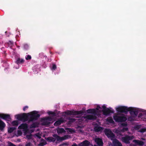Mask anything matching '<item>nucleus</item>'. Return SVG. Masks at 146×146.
<instances>
[{"instance_id": "nucleus-8", "label": "nucleus", "mask_w": 146, "mask_h": 146, "mask_svg": "<svg viewBox=\"0 0 146 146\" xmlns=\"http://www.w3.org/2000/svg\"><path fill=\"white\" fill-rule=\"evenodd\" d=\"M0 118L9 121L11 119V118L9 115L4 113H0Z\"/></svg>"}, {"instance_id": "nucleus-49", "label": "nucleus", "mask_w": 146, "mask_h": 146, "mask_svg": "<svg viewBox=\"0 0 146 146\" xmlns=\"http://www.w3.org/2000/svg\"><path fill=\"white\" fill-rule=\"evenodd\" d=\"M145 131L144 129H142L141 130L140 132H144Z\"/></svg>"}, {"instance_id": "nucleus-37", "label": "nucleus", "mask_w": 146, "mask_h": 146, "mask_svg": "<svg viewBox=\"0 0 146 146\" xmlns=\"http://www.w3.org/2000/svg\"><path fill=\"white\" fill-rule=\"evenodd\" d=\"M66 114L70 115H73L72 111H68L66 113Z\"/></svg>"}, {"instance_id": "nucleus-40", "label": "nucleus", "mask_w": 146, "mask_h": 146, "mask_svg": "<svg viewBox=\"0 0 146 146\" xmlns=\"http://www.w3.org/2000/svg\"><path fill=\"white\" fill-rule=\"evenodd\" d=\"M73 115H78V111H72Z\"/></svg>"}, {"instance_id": "nucleus-23", "label": "nucleus", "mask_w": 146, "mask_h": 146, "mask_svg": "<svg viewBox=\"0 0 146 146\" xmlns=\"http://www.w3.org/2000/svg\"><path fill=\"white\" fill-rule=\"evenodd\" d=\"M48 113L49 115H52V117L56 116L57 115L56 113L52 111H49L48 112Z\"/></svg>"}, {"instance_id": "nucleus-9", "label": "nucleus", "mask_w": 146, "mask_h": 146, "mask_svg": "<svg viewBox=\"0 0 146 146\" xmlns=\"http://www.w3.org/2000/svg\"><path fill=\"white\" fill-rule=\"evenodd\" d=\"M103 114L104 115H107L109 114L110 113H114L113 110H111L109 108H106V109L103 110H102Z\"/></svg>"}, {"instance_id": "nucleus-35", "label": "nucleus", "mask_w": 146, "mask_h": 146, "mask_svg": "<svg viewBox=\"0 0 146 146\" xmlns=\"http://www.w3.org/2000/svg\"><path fill=\"white\" fill-rule=\"evenodd\" d=\"M17 135L18 136H20L22 135V132L20 130H18L17 131Z\"/></svg>"}, {"instance_id": "nucleus-1", "label": "nucleus", "mask_w": 146, "mask_h": 146, "mask_svg": "<svg viewBox=\"0 0 146 146\" xmlns=\"http://www.w3.org/2000/svg\"><path fill=\"white\" fill-rule=\"evenodd\" d=\"M38 112L33 111L27 113L29 115V122H31L37 120L40 117V114H38Z\"/></svg>"}, {"instance_id": "nucleus-53", "label": "nucleus", "mask_w": 146, "mask_h": 146, "mask_svg": "<svg viewBox=\"0 0 146 146\" xmlns=\"http://www.w3.org/2000/svg\"><path fill=\"white\" fill-rule=\"evenodd\" d=\"M7 36L8 37H9L10 36V34H8V35H7Z\"/></svg>"}, {"instance_id": "nucleus-51", "label": "nucleus", "mask_w": 146, "mask_h": 146, "mask_svg": "<svg viewBox=\"0 0 146 146\" xmlns=\"http://www.w3.org/2000/svg\"><path fill=\"white\" fill-rule=\"evenodd\" d=\"M72 146H77V144L75 143L74 144L72 145Z\"/></svg>"}, {"instance_id": "nucleus-25", "label": "nucleus", "mask_w": 146, "mask_h": 146, "mask_svg": "<svg viewBox=\"0 0 146 146\" xmlns=\"http://www.w3.org/2000/svg\"><path fill=\"white\" fill-rule=\"evenodd\" d=\"M16 129L15 127H10L8 129V132L9 133H11Z\"/></svg>"}, {"instance_id": "nucleus-58", "label": "nucleus", "mask_w": 146, "mask_h": 146, "mask_svg": "<svg viewBox=\"0 0 146 146\" xmlns=\"http://www.w3.org/2000/svg\"><path fill=\"white\" fill-rule=\"evenodd\" d=\"M33 142H35V141L34 140H33Z\"/></svg>"}, {"instance_id": "nucleus-29", "label": "nucleus", "mask_w": 146, "mask_h": 146, "mask_svg": "<svg viewBox=\"0 0 146 146\" xmlns=\"http://www.w3.org/2000/svg\"><path fill=\"white\" fill-rule=\"evenodd\" d=\"M76 121V119H75L72 118L70 119L69 121L68 122L69 123H71L73 122H75Z\"/></svg>"}, {"instance_id": "nucleus-36", "label": "nucleus", "mask_w": 146, "mask_h": 146, "mask_svg": "<svg viewBox=\"0 0 146 146\" xmlns=\"http://www.w3.org/2000/svg\"><path fill=\"white\" fill-rule=\"evenodd\" d=\"M128 129L127 127H124L121 130V131L123 132H124L125 131H128Z\"/></svg>"}, {"instance_id": "nucleus-48", "label": "nucleus", "mask_w": 146, "mask_h": 146, "mask_svg": "<svg viewBox=\"0 0 146 146\" xmlns=\"http://www.w3.org/2000/svg\"><path fill=\"white\" fill-rule=\"evenodd\" d=\"M36 135L39 139H40L41 138V136L39 134H37Z\"/></svg>"}, {"instance_id": "nucleus-12", "label": "nucleus", "mask_w": 146, "mask_h": 146, "mask_svg": "<svg viewBox=\"0 0 146 146\" xmlns=\"http://www.w3.org/2000/svg\"><path fill=\"white\" fill-rule=\"evenodd\" d=\"M28 127V125L26 123H23L21 124L18 127L19 129H23L26 131Z\"/></svg>"}, {"instance_id": "nucleus-32", "label": "nucleus", "mask_w": 146, "mask_h": 146, "mask_svg": "<svg viewBox=\"0 0 146 146\" xmlns=\"http://www.w3.org/2000/svg\"><path fill=\"white\" fill-rule=\"evenodd\" d=\"M25 59L27 60H31V57L30 55H27L26 56Z\"/></svg>"}, {"instance_id": "nucleus-50", "label": "nucleus", "mask_w": 146, "mask_h": 146, "mask_svg": "<svg viewBox=\"0 0 146 146\" xmlns=\"http://www.w3.org/2000/svg\"><path fill=\"white\" fill-rule=\"evenodd\" d=\"M40 146H43L44 145V144H43L42 143H40Z\"/></svg>"}, {"instance_id": "nucleus-14", "label": "nucleus", "mask_w": 146, "mask_h": 146, "mask_svg": "<svg viewBox=\"0 0 146 146\" xmlns=\"http://www.w3.org/2000/svg\"><path fill=\"white\" fill-rule=\"evenodd\" d=\"M133 142L135 143L136 144L140 146H143L144 144V142L142 141L135 139L133 140Z\"/></svg>"}, {"instance_id": "nucleus-45", "label": "nucleus", "mask_w": 146, "mask_h": 146, "mask_svg": "<svg viewBox=\"0 0 146 146\" xmlns=\"http://www.w3.org/2000/svg\"><path fill=\"white\" fill-rule=\"evenodd\" d=\"M101 108L99 105H98L97 106V108H96V110H98L99 109Z\"/></svg>"}, {"instance_id": "nucleus-60", "label": "nucleus", "mask_w": 146, "mask_h": 146, "mask_svg": "<svg viewBox=\"0 0 146 146\" xmlns=\"http://www.w3.org/2000/svg\"><path fill=\"white\" fill-rule=\"evenodd\" d=\"M94 146H97L96 145H94Z\"/></svg>"}, {"instance_id": "nucleus-4", "label": "nucleus", "mask_w": 146, "mask_h": 146, "mask_svg": "<svg viewBox=\"0 0 146 146\" xmlns=\"http://www.w3.org/2000/svg\"><path fill=\"white\" fill-rule=\"evenodd\" d=\"M104 133L111 140L113 141L115 139V135L111 130L106 129L105 130Z\"/></svg>"}, {"instance_id": "nucleus-43", "label": "nucleus", "mask_w": 146, "mask_h": 146, "mask_svg": "<svg viewBox=\"0 0 146 146\" xmlns=\"http://www.w3.org/2000/svg\"><path fill=\"white\" fill-rule=\"evenodd\" d=\"M53 136L55 138V139H56L59 136L58 135L56 134H54L53 135Z\"/></svg>"}, {"instance_id": "nucleus-15", "label": "nucleus", "mask_w": 146, "mask_h": 146, "mask_svg": "<svg viewBox=\"0 0 146 146\" xmlns=\"http://www.w3.org/2000/svg\"><path fill=\"white\" fill-rule=\"evenodd\" d=\"M90 142L88 140H86L80 143L79 144V146H89Z\"/></svg>"}, {"instance_id": "nucleus-31", "label": "nucleus", "mask_w": 146, "mask_h": 146, "mask_svg": "<svg viewBox=\"0 0 146 146\" xmlns=\"http://www.w3.org/2000/svg\"><path fill=\"white\" fill-rule=\"evenodd\" d=\"M44 119H45V120H48L50 121H51L52 120V118L51 117H48L45 118Z\"/></svg>"}, {"instance_id": "nucleus-28", "label": "nucleus", "mask_w": 146, "mask_h": 146, "mask_svg": "<svg viewBox=\"0 0 146 146\" xmlns=\"http://www.w3.org/2000/svg\"><path fill=\"white\" fill-rule=\"evenodd\" d=\"M50 123V122L48 121H47V120H45V119H44V121L42 124L43 125H49Z\"/></svg>"}, {"instance_id": "nucleus-10", "label": "nucleus", "mask_w": 146, "mask_h": 146, "mask_svg": "<svg viewBox=\"0 0 146 146\" xmlns=\"http://www.w3.org/2000/svg\"><path fill=\"white\" fill-rule=\"evenodd\" d=\"M84 118L85 119H86L88 120H94L96 119H97V117L96 115H88L84 116Z\"/></svg>"}, {"instance_id": "nucleus-17", "label": "nucleus", "mask_w": 146, "mask_h": 146, "mask_svg": "<svg viewBox=\"0 0 146 146\" xmlns=\"http://www.w3.org/2000/svg\"><path fill=\"white\" fill-rule=\"evenodd\" d=\"M113 143L115 146H122V144L116 139L113 140Z\"/></svg>"}, {"instance_id": "nucleus-34", "label": "nucleus", "mask_w": 146, "mask_h": 146, "mask_svg": "<svg viewBox=\"0 0 146 146\" xmlns=\"http://www.w3.org/2000/svg\"><path fill=\"white\" fill-rule=\"evenodd\" d=\"M23 47L25 49H28L29 48V46L27 44H25L23 45Z\"/></svg>"}, {"instance_id": "nucleus-30", "label": "nucleus", "mask_w": 146, "mask_h": 146, "mask_svg": "<svg viewBox=\"0 0 146 146\" xmlns=\"http://www.w3.org/2000/svg\"><path fill=\"white\" fill-rule=\"evenodd\" d=\"M31 126L33 128H35L37 126V124L36 123H33L31 125Z\"/></svg>"}, {"instance_id": "nucleus-24", "label": "nucleus", "mask_w": 146, "mask_h": 146, "mask_svg": "<svg viewBox=\"0 0 146 146\" xmlns=\"http://www.w3.org/2000/svg\"><path fill=\"white\" fill-rule=\"evenodd\" d=\"M66 139V138H65L64 137H61L59 136H58L56 139V140L57 141H61L64 140Z\"/></svg>"}, {"instance_id": "nucleus-5", "label": "nucleus", "mask_w": 146, "mask_h": 146, "mask_svg": "<svg viewBox=\"0 0 146 146\" xmlns=\"http://www.w3.org/2000/svg\"><path fill=\"white\" fill-rule=\"evenodd\" d=\"M134 138L133 136L126 135L125 136L121 138V140L123 143L126 144H129V141L132 140Z\"/></svg>"}, {"instance_id": "nucleus-21", "label": "nucleus", "mask_w": 146, "mask_h": 146, "mask_svg": "<svg viewBox=\"0 0 146 146\" xmlns=\"http://www.w3.org/2000/svg\"><path fill=\"white\" fill-rule=\"evenodd\" d=\"M65 132V131L63 128H58L57 129V132L58 134L64 133Z\"/></svg>"}, {"instance_id": "nucleus-42", "label": "nucleus", "mask_w": 146, "mask_h": 146, "mask_svg": "<svg viewBox=\"0 0 146 146\" xmlns=\"http://www.w3.org/2000/svg\"><path fill=\"white\" fill-rule=\"evenodd\" d=\"M9 146H16L15 144H13L11 142H9Z\"/></svg>"}, {"instance_id": "nucleus-11", "label": "nucleus", "mask_w": 146, "mask_h": 146, "mask_svg": "<svg viewBox=\"0 0 146 146\" xmlns=\"http://www.w3.org/2000/svg\"><path fill=\"white\" fill-rule=\"evenodd\" d=\"M95 141L98 146H103V143L102 139L99 138H96Z\"/></svg>"}, {"instance_id": "nucleus-7", "label": "nucleus", "mask_w": 146, "mask_h": 146, "mask_svg": "<svg viewBox=\"0 0 146 146\" xmlns=\"http://www.w3.org/2000/svg\"><path fill=\"white\" fill-rule=\"evenodd\" d=\"M128 111L129 112V113L131 115H134L136 116L138 115V111L137 109H135L134 108L132 107H130L128 108Z\"/></svg>"}, {"instance_id": "nucleus-47", "label": "nucleus", "mask_w": 146, "mask_h": 146, "mask_svg": "<svg viewBox=\"0 0 146 146\" xmlns=\"http://www.w3.org/2000/svg\"><path fill=\"white\" fill-rule=\"evenodd\" d=\"M102 108L103 109V110L106 109V106L104 105L102 106Z\"/></svg>"}, {"instance_id": "nucleus-26", "label": "nucleus", "mask_w": 146, "mask_h": 146, "mask_svg": "<svg viewBox=\"0 0 146 146\" xmlns=\"http://www.w3.org/2000/svg\"><path fill=\"white\" fill-rule=\"evenodd\" d=\"M11 124L13 126H17L18 125V122L17 121L15 120L12 122Z\"/></svg>"}, {"instance_id": "nucleus-20", "label": "nucleus", "mask_w": 146, "mask_h": 146, "mask_svg": "<svg viewBox=\"0 0 146 146\" xmlns=\"http://www.w3.org/2000/svg\"><path fill=\"white\" fill-rule=\"evenodd\" d=\"M94 129L95 131L98 132L102 130L103 128L101 127L96 126Z\"/></svg>"}, {"instance_id": "nucleus-13", "label": "nucleus", "mask_w": 146, "mask_h": 146, "mask_svg": "<svg viewBox=\"0 0 146 146\" xmlns=\"http://www.w3.org/2000/svg\"><path fill=\"white\" fill-rule=\"evenodd\" d=\"M87 111L88 113H92L95 115H97V111L94 109H89L87 110Z\"/></svg>"}, {"instance_id": "nucleus-33", "label": "nucleus", "mask_w": 146, "mask_h": 146, "mask_svg": "<svg viewBox=\"0 0 146 146\" xmlns=\"http://www.w3.org/2000/svg\"><path fill=\"white\" fill-rule=\"evenodd\" d=\"M32 135L30 134L29 135H27L26 136V138L28 139H32Z\"/></svg>"}, {"instance_id": "nucleus-16", "label": "nucleus", "mask_w": 146, "mask_h": 146, "mask_svg": "<svg viewBox=\"0 0 146 146\" xmlns=\"http://www.w3.org/2000/svg\"><path fill=\"white\" fill-rule=\"evenodd\" d=\"M64 122L63 119L61 118L59 119L57 121H56L54 124L55 126H57L60 125L62 123Z\"/></svg>"}, {"instance_id": "nucleus-54", "label": "nucleus", "mask_w": 146, "mask_h": 146, "mask_svg": "<svg viewBox=\"0 0 146 146\" xmlns=\"http://www.w3.org/2000/svg\"><path fill=\"white\" fill-rule=\"evenodd\" d=\"M19 146H23V145H20Z\"/></svg>"}, {"instance_id": "nucleus-55", "label": "nucleus", "mask_w": 146, "mask_h": 146, "mask_svg": "<svg viewBox=\"0 0 146 146\" xmlns=\"http://www.w3.org/2000/svg\"><path fill=\"white\" fill-rule=\"evenodd\" d=\"M124 124H125V126H126L127 125V124H126L124 123Z\"/></svg>"}, {"instance_id": "nucleus-27", "label": "nucleus", "mask_w": 146, "mask_h": 146, "mask_svg": "<svg viewBox=\"0 0 146 146\" xmlns=\"http://www.w3.org/2000/svg\"><path fill=\"white\" fill-rule=\"evenodd\" d=\"M107 121L110 123H113L114 121L111 117H109L107 118Z\"/></svg>"}, {"instance_id": "nucleus-19", "label": "nucleus", "mask_w": 146, "mask_h": 146, "mask_svg": "<svg viewBox=\"0 0 146 146\" xmlns=\"http://www.w3.org/2000/svg\"><path fill=\"white\" fill-rule=\"evenodd\" d=\"M46 139L47 141L49 142H55L56 141V139L51 137H48Z\"/></svg>"}, {"instance_id": "nucleus-52", "label": "nucleus", "mask_w": 146, "mask_h": 146, "mask_svg": "<svg viewBox=\"0 0 146 146\" xmlns=\"http://www.w3.org/2000/svg\"><path fill=\"white\" fill-rule=\"evenodd\" d=\"M62 145H67V144L66 143H64L62 144Z\"/></svg>"}, {"instance_id": "nucleus-57", "label": "nucleus", "mask_w": 146, "mask_h": 146, "mask_svg": "<svg viewBox=\"0 0 146 146\" xmlns=\"http://www.w3.org/2000/svg\"><path fill=\"white\" fill-rule=\"evenodd\" d=\"M7 33V31H6V32H5V33L6 34V33Z\"/></svg>"}, {"instance_id": "nucleus-22", "label": "nucleus", "mask_w": 146, "mask_h": 146, "mask_svg": "<svg viewBox=\"0 0 146 146\" xmlns=\"http://www.w3.org/2000/svg\"><path fill=\"white\" fill-rule=\"evenodd\" d=\"M24 62V60L23 59H21L20 58H19L17 59L16 62L17 64H22Z\"/></svg>"}, {"instance_id": "nucleus-2", "label": "nucleus", "mask_w": 146, "mask_h": 146, "mask_svg": "<svg viewBox=\"0 0 146 146\" xmlns=\"http://www.w3.org/2000/svg\"><path fill=\"white\" fill-rule=\"evenodd\" d=\"M16 117L19 120L25 122L29 121V115L27 113H23L16 115Z\"/></svg>"}, {"instance_id": "nucleus-39", "label": "nucleus", "mask_w": 146, "mask_h": 146, "mask_svg": "<svg viewBox=\"0 0 146 146\" xmlns=\"http://www.w3.org/2000/svg\"><path fill=\"white\" fill-rule=\"evenodd\" d=\"M33 145L30 142L27 143L25 145V146H33Z\"/></svg>"}, {"instance_id": "nucleus-18", "label": "nucleus", "mask_w": 146, "mask_h": 146, "mask_svg": "<svg viewBox=\"0 0 146 146\" xmlns=\"http://www.w3.org/2000/svg\"><path fill=\"white\" fill-rule=\"evenodd\" d=\"M5 126V123L1 120H0V130L2 131Z\"/></svg>"}, {"instance_id": "nucleus-3", "label": "nucleus", "mask_w": 146, "mask_h": 146, "mask_svg": "<svg viewBox=\"0 0 146 146\" xmlns=\"http://www.w3.org/2000/svg\"><path fill=\"white\" fill-rule=\"evenodd\" d=\"M119 113H115L113 116L114 120L116 122H122L126 121L127 118L124 116H119Z\"/></svg>"}, {"instance_id": "nucleus-41", "label": "nucleus", "mask_w": 146, "mask_h": 146, "mask_svg": "<svg viewBox=\"0 0 146 146\" xmlns=\"http://www.w3.org/2000/svg\"><path fill=\"white\" fill-rule=\"evenodd\" d=\"M84 112L82 111L81 110L80 111H78V115H80L83 113Z\"/></svg>"}, {"instance_id": "nucleus-44", "label": "nucleus", "mask_w": 146, "mask_h": 146, "mask_svg": "<svg viewBox=\"0 0 146 146\" xmlns=\"http://www.w3.org/2000/svg\"><path fill=\"white\" fill-rule=\"evenodd\" d=\"M28 108V107L27 106H25L24 107L23 110L24 111H25V110L26 109H27Z\"/></svg>"}, {"instance_id": "nucleus-6", "label": "nucleus", "mask_w": 146, "mask_h": 146, "mask_svg": "<svg viewBox=\"0 0 146 146\" xmlns=\"http://www.w3.org/2000/svg\"><path fill=\"white\" fill-rule=\"evenodd\" d=\"M128 108L125 106H120L116 108V110L118 112L123 113L126 114L128 112Z\"/></svg>"}, {"instance_id": "nucleus-56", "label": "nucleus", "mask_w": 146, "mask_h": 146, "mask_svg": "<svg viewBox=\"0 0 146 146\" xmlns=\"http://www.w3.org/2000/svg\"><path fill=\"white\" fill-rule=\"evenodd\" d=\"M80 127V126H78V127Z\"/></svg>"}, {"instance_id": "nucleus-46", "label": "nucleus", "mask_w": 146, "mask_h": 146, "mask_svg": "<svg viewBox=\"0 0 146 146\" xmlns=\"http://www.w3.org/2000/svg\"><path fill=\"white\" fill-rule=\"evenodd\" d=\"M8 44H13V42L12 41L10 40L8 43Z\"/></svg>"}, {"instance_id": "nucleus-59", "label": "nucleus", "mask_w": 146, "mask_h": 146, "mask_svg": "<svg viewBox=\"0 0 146 146\" xmlns=\"http://www.w3.org/2000/svg\"><path fill=\"white\" fill-rule=\"evenodd\" d=\"M68 129H70V130L71 129H70V128H68Z\"/></svg>"}, {"instance_id": "nucleus-38", "label": "nucleus", "mask_w": 146, "mask_h": 146, "mask_svg": "<svg viewBox=\"0 0 146 146\" xmlns=\"http://www.w3.org/2000/svg\"><path fill=\"white\" fill-rule=\"evenodd\" d=\"M56 65L54 64H53L52 69L53 70H55L56 69Z\"/></svg>"}]
</instances>
